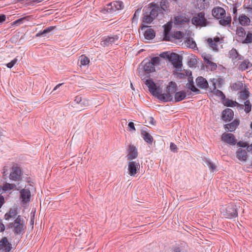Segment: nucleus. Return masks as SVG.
Masks as SVG:
<instances>
[{
	"mask_svg": "<svg viewBox=\"0 0 252 252\" xmlns=\"http://www.w3.org/2000/svg\"><path fill=\"white\" fill-rule=\"evenodd\" d=\"M160 8L158 5L150 3L147 6L144 8L143 16L142 18V24H141V29L147 27L144 24H150L158 16L159 12L160 11Z\"/></svg>",
	"mask_w": 252,
	"mask_h": 252,
	"instance_id": "f257e3e1",
	"label": "nucleus"
},
{
	"mask_svg": "<svg viewBox=\"0 0 252 252\" xmlns=\"http://www.w3.org/2000/svg\"><path fill=\"white\" fill-rule=\"evenodd\" d=\"M212 15L217 19H220V25L226 26H230L231 22V17L230 15L226 16L225 10L220 7H216L212 10Z\"/></svg>",
	"mask_w": 252,
	"mask_h": 252,
	"instance_id": "f03ea898",
	"label": "nucleus"
},
{
	"mask_svg": "<svg viewBox=\"0 0 252 252\" xmlns=\"http://www.w3.org/2000/svg\"><path fill=\"white\" fill-rule=\"evenodd\" d=\"M8 227L12 229V231L15 235H23L26 229L25 220L19 215L12 222L8 224Z\"/></svg>",
	"mask_w": 252,
	"mask_h": 252,
	"instance_id": "7ed1b4c3",
	"label": "nucleus"
},
{
	"mask_svg": "<svg viewBox=\"0 0 252 252\" xmlns=\"http://www.w3.org/2000/svg\"><path fill=\"white\" fill-rule=\"evenodd\" d=\"M124 7V3L121 1H114L105 6L101 10L103 14H113L117 10H121Z\"/></svg>",
	"mask_w": 252,
	"mask_h": 252,
	"instance_id": "20e7f679",
	"label": "nucleus"
},
{
	"mask_svg": "<svg viewBox=\"0 0 252 252\" xmlns=\"http://www.w3.org/2000/svg\"><path fill=\"white\" fill-rule=\"evenodd\" d=\"M221 214L226 218L231 219L238 216L237 208L234 204H229L226 207L220 208Z\"/></svg>",
	"mask_w": 252,
	"mask_h": 252,
	"instance_id": "39448f33",
	"label": "nucleus"
},
{
	"mask_svg": "<svg viewBox=\"0 0 252 252\" xmlns=\"http://www.w3.org/2000/svg\"><path fill=\"white\" fill-rule=\"evenodd\" d=\"M23 173L20 166L17 164H13L9 175V179L12 181L20 182L22 180Z\"/></svg>",
	"mask_w": 252,
	"mask_h": 252,
	"instance_id": "423d86ee",
	"label": "nucleus"
},
{
	"mask_svg": "<svg viewBox=\"0 0 252 252\" xmlns=\"http://www.w3.org/2000/svg\"><path fill=\"white\" fill-rule=\"evenodd\" d=\"M182 57L176 53H171L169 56V61L172 63L173 66L179 69L182 66Z\"/></svg>",
	"mask_w": 252,
	"mask_h": 252,
	"instance_id": "0eeeda50",
	"label": "nucleus"
},
{
	"mask_svg": "<svg viewBox=\"0 0 252 252\" xmlns=\"http://www.w3.org/2000/svg\"><path fill=\"white\" fill-rule=\"evenodd\" d=\"M127 166L128 174L130 176H135L140 168L139 162L136 161L129 160Z\"/></svg>",
	"mask_w": 252,
	"mask_h": 252,
	"instance_id": "6e6552de",
	"label": "nucleus"
},
{
	"mask_svg": "<svg viewBox=\"0 0 252 252\" xmlns=\"http://www.w3.org/2000/svg\"><path fill=\"white\" fill-rule=\"evenodd\" d=\"M191 22L194 25L201 26H206L207 23L203 12H200L196 16L193 17Z\"/></svg>",
	"mask_w": 252,
	"mask_h": 252,
	"instance_id": "1a4fd4ad",
	"label": "nucleus"
},
{
	"mask_svg": "<svg viewBox=\"0 0 252 252\" xmlns=\"http://www.w3.org/2000/svg\"><path fill=\"white\" fill-rule=\"evenodd\" d=\"M222 39H220L219 37L216 36L215 37L208 38L206 40L208 46L214 51L218 50V45L222 43Z\"/></svg>",
	"mask_w": 252,
	"mask_h": 252,
	"instance_id": "9d476101",
	"label": "nucleus"
},
{
	"mask_svg": "<svg viewBox=\"0 0 252 252\" xmlns=\"http://www.w3.org/2000/svg\"><path fill=\"white\" fill-rule=\"evenodd\" d=\"M221 140L222 141L231 145H235L237 143V140L232 133L224 132L222 134Z\"/></svg>",
	"mask_w": 252,
	"mask_h": 252,
	"instance_id": "9b49d317",
	"label": "nucleus"
},
{
	"mask_svg": "<svg viewBox=\"0 0 252 252\" xmlns=\"http://www.w3.org/2000/svg\"><path fill=\"white\" fill-rule=\"evenodd\" d=\"M138 157L137 149L133 145L130 144L128 146L127 154L126 158L128 160H132Z\"/></svg>",
	"mask_w": 252,
	"mask_h": 252,
	"instance_id": "f8f14e48",
	"label": "nucleus"
},
{
	"mask_svg": "<svg viewBox=\"0 0 252 252\" xmlns=\"http://www.w3.org/2000/svg\"><path fill=\"white\" fill-rule=\"evenodd\" d=\"M12 248V245L6 237H3L0 241V252H10Z\"/></svg>",
	"mask_w": 252,
	"mask_h": 252,
	"instance_id": "ddd939ff",
	"label": "nucleus"
},
{
	"mask_svg": "<svg viewBox=\"0 0 252 252\" xmlns=\"http://www.w3.org/2000/svg\"><path fill=\"white\" fill-rule=\"evenodd\" d=\"M20 199L23 204H26L30 200L31 193L30 190L28 189H24L20 191Z\"/></svg>",
	"mask_w": 252,
	"mask_h": 252,
	"instance_id": "4468645a",
	"label": "nucleus"
},
{
	"mask_svg": "<svg viewBox=\"0 0 252 252\" xmlns=\"http://www.w3.org/2000/svg\"><path fill=\"white\" fill-rule=\"evenodd\" d=\"M119 37L117 35L113 36H107L104 38L101 41V44L103 46H109L110 45L114 44L116 41H118Z\"/></svg>",
	"mask_w": 252,
	"mask_h": 252,
	"instance_id": "2eb2a0df",
	"label": "nucleus"
},
{
	"mask_svg": "<svg viewBox=\"0 0 252 252\" xmlns=\"http://www.w3.org/2000/svg\"><path fill=\"white\" fill-rule=\"evenodd\" d=\"M146 85L149 88L150 93L154 95H157L159 89L154 81L151 79H148L146 81Z\"/></svg>",
	"mask_w": 252,
	"mask_h": 252,
	"instance_id": "dca6fc26",
	"label": "nucleus"
},
{
	"mask_svg": "<svg viewBox=\"0 0 252 252\" xmlns=\"http://www.w3.org/2000/svg\"><path fill=\"white\" fill-rule=\"evenodd\" d=\"M144 70L147 73L152 72L155 70L153 63H151L149 60H144L141 63Z\"/></svg>",
	"mask_w": 252,
	"mask_h": 252,
	"instance_id": "f3484780",
	"label": "nucleus"
},
{
	"mask_svg": "<svg viewBox=\"0 0 252 252\" xmlns=\"http://www.w3.org/2000/svg\"><path fill=\"white\" fill-rule=\"evenodd\" d=\"M228 56L229 58L232 59L234 63L239 60H242L243 59V57L239 55L237 50L234 48H232L229 51Z\"/></svg>",
	"mask_w": 252,
	"mask_h": 252,
	"instance_id": "a211bd4d",
	"label": "nucleus"
},
{
	"mask_svg": "<svg viewBox=\"0 0 252 252\" xmlns=\"http://www.w3.org/2000/svg\"><path fill=\"white\" fill-rule=\"evenodd\" d=\"M234 113L232 109H225L222 112V119L225 122L230 121L233 118Z\"/></svg>",
	"mask_w": 252,
	"mask_h": 252,
	"instance_id": "6ab92c4d",
	"label": "nucleus"
},
{
	"mask_svg": "<svg viewBox=\"0 0 252 252\" xmlns=\"http://www.w3.org/2000/svg\"><path fill=\"white\" fill-rule=\"evenodd\" d=\"M159 100L163 102L171 101L173 100V97L171 95H169L168 93L161 94L159 91L158 92L157 95H155Z\"/></svg>",
	"mask_w": 252,
	"mask_h": 252,
	"instance_id": "aec40b11",
	"label": "nucleus"
},
{
	"mask_svg": "<svg viewBox=\"0 0 252 252\" xmlns=\"http://www.w3.org/2000/svg\"><path fill=\"white\" fill-rule=\"evenodd\" d=\"M222 101L223 104L227 107H233L237 106L239 107L240 108H243L244 105L242 104H240L237 103L235 101H233L232 100L229 99V98H226L225 97V98H223L222 99Z\"/></svg>",
	"mask_w": 252,
	"mask_h": 252,
	"instance_id": "412c9836",
	"label": "nucleus"
},
{
	"mask_svg": "<svg viewBox=\"0 0 252 252\" xmlns=\"http://www.w3.org/2000/svg\"><path fill=\"white\" fill-rule=\"evenodd\" d=\"M196 83L197 86L201 89H206L208 87L207 81L203 77H198L196 79Z\"/></svg>",
	"mask_w": 252,
	"mask_h": 252,
	"instance_id": "4be33fe9",
	"label": "nucleus"
},
{
	"mask_svg": "<svg viewBox=\"0 0 252 252\" xmlns=\"http://www.w3.org/2000/svg\"><path fill=\"white\" fill-rule=\"evenodd\" d=\"M239 125V120H234L232 123L224 125V128L226 130L232 132L234 131Z\"/></svg>",
	"mask_w": 252,
	"mask_h": 252,
	"instance_id": "5701e85b",
	"label": "nucleus"
},
{
	"mask_svg": "<svg viewBox=\"0 0 252 252\" xmlns=\"http://www.w3.org/2000/svg\"><path fill=\"white\" fill-rule=\"evenodd\" d=\"M236 157L241 161H246L247 159V153L246 150L239 148L236 152Z\"/></svg>",
	"mask_w": 252,
	"mask_h": 252,
	"instance_id": "b1692460",
	"label": "nucleus"
},
{
	"mask_svg": "<svg viewBox=\"0 0 252 252\" xmlns=\"http://www.w3.org/2000/svg\"><path fill=\"white\" fill-rule=\"evenodd\" d=\"M252 66V63L248 59H246L241 62L238 65V69L240 70L244 71Z\"/></svg>",
	"mask_w": 252,
	"mask_h": 252,
	"instance_id": "393cba45",
	"label": "nucleus"
},
{
	"mask_svg": "<svg viewBox=\"0 0 252 252\" xmlns=\"http://www.w3.org/2000/svg\"><path fill=\"white\" fill-rule=\"evenodd\" d=\"M176 90L177 88L176 83L173 82H170L167 87L166 92L169 94V95L173 96V94L175 93Z\"/></svg>",
	"mask_w": 252,
	"mask_h": 252,
	"instance_id": "a878e982",
	"label": "nucleus"
},
{
	"mask_svg": "<svg viewBox=\"0 0 252 252\" xmlns=\"http://www.w3.org/2000/svg\"><path fill=\"white\" fill-rule=\"evenodd\" d=\"M141 135L145 142L149 144H152L153 138L148 132L145 130H142Z\"/></svg>",
	"mask_w": 252,
	"mask_h": 252,
	"instance_id": "bb28decb",
	"label": "nucleus"
},
{
	"mask_svg": "<svg viewBox=\"0 0 252 252\" xmlns=\"http://www.w3.org/2000/svg\"><path fill=\"white\" fill-rule=\"evenodd\" d=\"M17 211L15 209H10L9 212L4 215V218L6 220H9L10 219H15L17 216Z\"/></svg>",
	"mask_w": 252,
	"mask_h": 252,
	"instance_id": "cd10ccee",
	"label": "nucleus"
},
{
	"mask_svg": "<svg viewBox=\"0 0 252 252\" xmlns=\"http://www.w3.org/2000/svg\"><path fill=\"white\" fill-rule=\"evenodd\" d=\"M171 29V25H168L164 28V37L163 39L165 41H171V37L170 36V31Z\"/></svg>",
	"mask_w": 252,
	"mask_h": 252,
	"instance_id": "c85d7f7f",
	"label": "nucleus"
},
{
	"mask_svg": "<svg viewBox=\"0 0 252 252\" xmlns=\"http://www.w3.org/2000/svg\"><path fill=\"white\" fill-rule=\"evenodd\" d=\"M239 21L241 25L245 26L249 25L250 19L245 15L242 14L239 16Z\"/></svg>",
	"mask_w": 252,
	"mask_h": 252,
	"instance_id": "c756f323",
	"label": "nucleus"
},
{
	"mask_svg": "<svg viewBox=\"0 0 252 252\" xmlns=\"http://www.w3.org/2000/svg\"><path fill=\"white\" fill-rule=\"evenodd\" d=\"M186 97V93L182 91L176 92L175 94V101L179 102L184 99Z\"/></svg>",
	"mask_w": 252,
	"mask_h": 252,
	"instance_id": "7c9ffc66",
	"label": "nucleus"
},
{
	"mask_svg": "<svg viewBox=\"0 0 252 252\" xmlns=\"http://www.w3.org/2000/svg\"><path fill=\"white\" fill-rule=\"evenodd\" d=\"M144 36L147 39H152L155 36V33L152 29H148L145 32Z\"/></svg>",
	"mask_w": 252,
	"mask_h": 252,
	"instance_id": "2f4dec72",
	"label": "nucleus"
},
{
	"mask_svg": "<svg viewBox=\"0 0 252 252\" xmlns=\"http://www.w3.org/2000/svg\"><path fill=\"white\" fill-rule=\"evenodd\" d=\"M212 84H213V89H214V94L220 97L221 100L223 98H225V96L224 94L221 91H220L219 90H217L216 89V83L214 82V80L213 81H212Z\"/></svg>",
	"mask_w": 252,
	"mask_h": 252,
	"instance_id": "473e14b6",
	"label": "nucleus"
},
{
	"mask_svg": "<svg viewBox=\"0 0 252 252\" xmlns=\"http://www.w3.org/2000/svg\"><path fill=\"white\" fill-rule=\"evenodd\" d=\"M243 87V84L242 82L237 81L234 83H233L231 86V89L234 91H238L242 89Z\"/></svg>",
	"mask_w": 252,
	"mask_h": 252,
	"instance_id": "72a5a7b5",
	"label": "nucleus"
},
{
	"mask_svg": "<svg viewBox=\"0 0 252 252\" xmlns=\"http://www.w3.org/2000/svg\"><path fill=\"white\" fill-rule=\"evenodd\" d=\"M16 186L14 184L5 183L2 187V189L4 191L7 190L13 189L16 188Z\"/></svg>",
	"mask_w": 252,
	"mask_h": 252,
	"instance_id": "f704fd0d",
	"label": "nucleus"
},
{
	"mask_svg": "<svg viewBox=\"0 0 252 252\" xmlns=\"http://www.w3.org/2000/svg\"><path fill=\"white\" fill-rule=\"evenodd\" d=\"M197 5L200 9H205L208 5L206 0H197Z\"/></svg>",
	"mask_w": 252,
	"mask_h": 252,
	"instance_id": "c9c22d12",
	"label": "nucleus"
},
{
	"mask_svg": "<svg viewBox=\"0 0 252 252\" xmlns=\"http://www.w3.org/2000/svg\"><path fill=\"white\" fill-rule=\"evenodd\" d=\"M80 61L81 65H86L90 63L89 59L84 55L80 57Z\"/></svg>",
	"mask_w": 252,
	"mask_h": 252,
	"instance_id": "e433bc0d",
	"label": "nucleus"
},
{
	"mask_svg": "<svg viewBox=\"0 0 252 252\" xmlns=\"http://www.w3.org/2000/svg\"><path fill=\"white\" fill-rule=\"evenodd\" d=\"M250 93L248 89H245L240 92V97L243 100H246L249 96Z\"/></svg>",
	"mask_w": 252,
	"mask_h": 252,
	"instance_id": "4c0bfd02",
	"label": "nucleus"
},
{
	"mask_svg": "<svg viewBox=\"0 0 252 252\" xmlns=\"http://www.w3.org/2000/svg\"><path fill=\"white\" fill-rule=\"evenodd\" d=\"M183 33L180 31L174 32V33L170 35L171 40L173 38L180 39L183 37Z\"/></svg>",
	"mask_w": 252,
	"mask_h": 252,
	"instance_id": "58836bf2",
	"label": "nucleus"
},
{
	"mask_svg": "<svg viewBox=\"0 0 252 252\" xmlns=\"http://www.w3.org/2000/svg\"><path fill=\"white\" fill-rule=\"evenodd\" d=\"M236 34L240 37H244L246 34V32L243 28L239 27L237 28Z\"/></svg>",
	"mask_w": 252,
	"mask_h": 252,
	"instance_id": "ea45409f",
	"label": "nucleus"
},
{
	"mask_svg": "<svg viewBox=\"0 0 252 252\" xmlns=\"http://www.w3.org/2000/svg\"><path fill=\"white\" fill-rule=\"evenodd\" d=\"M186 43L187 45L190 48L193 49L196 47V43L195 41L192 39L189 38L188 39Z\"/></svg>",
	"mask_w": 252,
	"mask_h": 252,
	"instance_id": "a19ab883",
	"label": "nucleus"
},
{
	"mask_svg": "<svg viewBox=\"0 0 252 252\" xmlns=\"http://www.w3.org/2000/svg\"><path fill=\"white\" fill-rule=\"evenodd\" d=\"M252 105L249 100H246L245 102V111L246 113H249L251 111Z\"/></svg>",
	"mask_w": 252,
	"mask_h": 252,
	"instance_id": "79ce46f5",
	"label": "nucleus"
},
{
	"mask_svg": "<svg viewBox=\"0 0 252 252\" xmlns=\"http://www.w3.org/2000/svg\"><path fill=\"white\" fill-rule=\"evenodd\" d=\"M206 163L209 166V167L211 169L212 171H214L216 169V166L214 163H212L211 161L209 159H206Z\"/></svg>",
	"mask_w": 252,
	"mask_h": 252,
	"instance_id": "37998d69",
	"label": "nucleus"
},
{
	"mask_svg": "<svg viewBox=\"0 0 252 252\" xmlns=\"http://www.w3.org/2000/svg\"><path fill=\"white\" fill-rule=\"evenodd\" d=\"M188 88L192 92H195L197 94H198L200 92V91L195 87L193 82H190L188 84Z\"/></svg>",
	"mask_w": 252,
	"mask_h": 252,
	"instance_id": "c03bdc74",
	"label": "nucleus"
},
{
	"mask_svg": "<svg viewBox=\"0 0 252 252\" xmlns=\"http://www.w3.org/2000/svg\"><path fill=\"white\" fill-rule=\"evenodd\" d=\"M245 43H250L252 42V33L249 32L245 39Z\"/></svg>",
	"mask_w": 252,
	"mask_h": 252,
	"instance_id": "a18cd8bd",
	"label": "nucleus"
},
{
	"mask_svg": "<svg viewBox=\"0 0 252 252\" xmlns=\"http://www.w3.org/2000/svg\"><path fill=\"white\" fill-rule=\"evenodd\" d=\"M159 58L156 57L153 58L150 61V62L153 63V65L155 66L156 65L158 64L159 63Z\"/></svg>",
	"mask_w": 252,
	"mask_h": 252,
	"instance_id": "49530a36",
	"label": "nucleus"
},
{
	"mask_svg": "<svg viewBox=\"0 0 252 252\" xmlns=\"http://www.w3.org/2000/svg\"><path fill=\"white\" fill-rule=\"evenodd\" d=\"M55 28H56L55 26L48 27L43 30V33H45V35L46 34L52 32L53 30H54L55 29Z\"/></svg>",
	"mask_w": 252,
	"mask_h": 252,
	"instance_id": "de8ad7c7",
	"label": "nucleus"
},
{
	"mask_svg": "<svg viewBox=\"0 0 252 252\" xmlns=\"http://www.w3.org/2000/svg\"><path fill=\"white\" fill-rule=\"evenodd\" d=\"M17 59L15 58L14 60H12L10 63L7 64V67L11 68H12L17 62Z\"/></svg>",
	"mask_w": 252,
	"mask_h": 252,
	"instance_id": "09e8293b",
	"label": "nucleus"
},
{
	"mask_svg": "<svg viewBox=\"0 0 252 252\" xmlns=\"http://www.w3.org/2000/svg\"><path fill=\"white\" fill-rule=\"evenodd\" d=\"M203 57L204 62L206 63L207 64H208L209 62L211 61V60L212 59V57L210 55H205L203 56Z\"/></svg>",
	"mask_w": 252,
	"mask_h": 252,
	"instance_id": "8fccbe9b",
	"label": "nucleus"
},
{
	"mask_svg": "<svg viewBox=\"0 0 252 252\" xmlns=\"http://www.w3.org/2000/svg\"><path fill=\"white\" fill-rule=\"evenodd\" d=\"M207 65L212 70H215L217 66L216 63L212 62V61L209 62Z\"/></svg>",
	"mask_w": 252,
	"mask_h": 252,
	"instance_id": "3c124183",
	"label": "nucleus"
},
{
	"mask_svg": "<svg viewBox=\"0 0 252 252\" xmlns=\"http://www.w3.org/2000/svg\"><path fill=\"white\" fill-rule=\"evenodd\" d=\"M170 55V53H168V52H163L160 54V56L161 58H163L164 59H168V60H169Z\"/></svg>",
	"mask_w": 252,
	"mask_h": 252,
	"instance_id": "603ef678",
	"label": "nucleus"
},
{
	"mask_svg": "<svg viewBox=\"0 0 252 252\" xmlns=\"http://www.w3.org/2000/svg\"><path fill=\"white\" fill-rule=\"evenodd\" d=\"M170 149L171 151L177 153V146L173 143H171L170 145Z\"/></svg>",
	"mask_w": 252,
	"mask_h": 252,
	"instance_id": "864d4df0",
	"label": "nucleus"
},
{
	"mask_svg": "<svg viewBox=\"0 0 252 252\" xmlns=\"http://www.w3.org/2000/svg\"><path fill=\"white\" fill-rule=\"evenodd\" d=\"M140 11H141V10L140 9H137L134 14V15L133 16V18H132V19L133 20H137L138 18V17H139V15L140 14Z\"/></svg>",
	"mask_w": 252,
	"mask_h": 252,
	"instance_id": "5fc2aeb1",
	"label": "nucleus"
},
{
	"mask_svg": "<svg viewBox=\"0 0 252 252\" xmlns=\"http://www.w3.org/2000/svg\"><path fill=\"white\" fill-rule=\"evenodd\" d=\"M237 145L240 147H243V148H245L246 147H247V146H248L247 143L241 142V141H240L238 143H237Z\"/></svg>",
	"mask_w": 252,
	"mask_h": 252,
	"instance_id": "6e6d98bb",
	"label": "nucleus"
},
{
	"mask_svg": "<svg viewBox=\"0 0 252 252\" xmlns=\"http://www.w3.org/2000/svg\"><path fill=\"white\" fill-rule=\"evenodd\" d=\"M128 127L130 128V130H132L133 131L135 130L134 124L133 122H129L128 125Z\"/></svg>",
	"mask_w": 252,
	"mask_h": 252,
	"instance_id": "4d7b16f0",
	"label": "nucleus"
},
{
	"mask_svg": "<svg viewBox=\"0 0 252 252\" xmlns=\"http://www.w3.org/2000/svg\"><path fill=\"white\" fill-rule=\"evenodd\" d=\"M6 20V16L3 14L0 15V24H2Z\"/></svg>",
	"mask_w": 252,
	"mask_h": 252,
	"instance_id": "13d9d810",
	"label": "nucleus"
},
{
	"mask_svg": "<svg viewBox=\"0 0 252 252\" xmlns=\"http://www.w3.org/2000/svg\"><path fill=\"white\" fill-rule=\"evenodd\" d=\"M4 202V199L3 196L0 195V208L1 207Z\"/></svg>",
	"mask_w": 252,
	"mask_h": 252,
	"instance_id": "bf43d9fd",
	"label": "nucleus"
},
{
	"mask_svg": "<svg viewBox=\"0 0 252 252\" xmlns=\"http://www.w3.org/2000/svg\"><path fill=\"white\" fill-rule=\"evenodd\" d=\"M248 9L247 11L250 16H252V7H246Z\"/></svg>",
	"mask_w": 252,
	"mask_h": 252,
	"instance_id": "052dcab7",
	"label": "nucleus"
},
{
	"mask_svg": "<svg viewBox=\"0 0 252 252\" xmlns=\"http://www.w3.org/2000/svg\"><path fill=\"white\" fill-rule=\"evenodd\" d=\"M43 31H40L39 32H38V33H36V34L35 35V36L36 37H39V36H45V33H43Z\"/></svg>",
	"mask_w": 252,
	"mask_h": 252,
	"instance_id": "680f3d73",
	"label": "nucleus"
},
{
	"mask_svg": "<svg viewBox=\"0 0 252 252\" xmlns=\"http://www.w3.org/2000/svg\"><path fill=\"white\" fill-rule=\"evenodd\" d=\"M43 31H40L39 32H38V33H36V34L35 35V36L36 37H39V36H45V33H43Z\"/></svg>",
	"mask_w": 252,
	"mask_h": 252,
	"instance_id": "e2e57ef3",
	"label": "nucleus"
},
{
	"mask_svg": "<svg viewBox=\"0 0 252 252\" xmlns=\"http://www.w3.org/2000/svg\"><path fill=\"white\" fill-rule=\"evenodd\" d=\"M0 232H3L5 230V226L2 222L0 221Z\"/></svg>",
	"mask_w": 252,
	"mask_h": 252,
	"instance_id": "0e129e2a",
	"label": "nucleus"
},
{
	"mask_svg": "<svg viewBox=\"0 0 252 252\" xmlns=\"http://www.w3.org/2000/svg\"><path fill=\"white\" fill-rule=\"evenodd\" d=\"M247 150L248 152H250L252 154V144L247 146Z\"/></svg>",
	"mask_w": 252,
	"mask_h": 252,
	"instance_id": "69168bd1",
	"label": "nucleus"
},
{
	"mask_svg": "<svg viewBox=\"0 0 252 252\" xmlns=\"http://www.w3.org/2000/svg\"><path fill=\"white\" fill-rule=\"evenodd\" d=\"M150 119L151 120L150 123L153 125H155L156 122L154 121V119L153 117H150Z\"/></svg>",
	"mask_w": 252,
	"mask_h": 252,
	"instance_id": "338daca9",
	"label": "nucleus"
},
{
	"mask_svg": "<svg viewBox=\"0 0 252 252\" xmlns=\"http://www.w3.org/2000/svg\"><path fill=\"white\" fill-rule=\"evenodd\" d=\"M63 84H59L58 85H57L54 89V90H57V89H58V88L61 86V85H62Z\"/></svg>",
	"mask_w": 252,
	"mask_h": 252,
	"instance_id": "774afa93",
	"label": "nucleus"
}]
</instances>
